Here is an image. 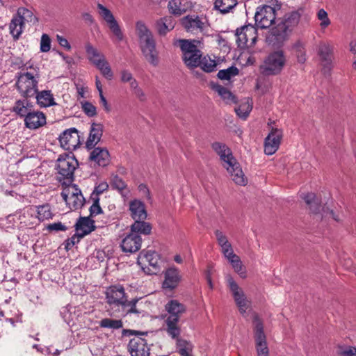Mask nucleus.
Masks as SVG:
<instances>
[{
	"mask_svg": "<svg viewBox=\"0 0 356 356\" xmlns=\"http://www.w3.org/2000/svg\"><path fill=\"white\" fill-rule=\"evenodd\" d=\"M238 74V69L236 67L232 66L226 70H220L218 73V77L221 80H229Z\"/></svg>",
	"mask_w": 356,
	"mask_h": 356,
	"instance_id": "603ef678",
	"label": "nucleus"
},
{
	"mask_svg": "<svg viewBox=\"0 0 356 356\" xmlns=\"http://www.w3.org/2000/svg\"><path fill=\"white\" fill-rule=\"evenodd\" d=\"M103 134V125L92 123L90 127L89 136L86 141V147L92 149L100 141Z\"/></svg>",
	"mask_w": 356,
	"mask_h": 356,
	"instance_id": "a878e982",
	"label": "nucleus"
},
{
	"mask_svg": "<svg viewBox=\"0 0 356 356\" xmlns=\"http://www.w3.org/2000/svg\"><path fill=\"white\" fill-rule=\"evenodd\" d=\"M93 65L101 72L102 74L107 79L111 80L113 77V73L106 58L96 60Z\"/></svg>",
	"mask_w": 356,
	"mask_h": 356,
	"instance_id": "a19ab883",
	"label": "nucleus"
},
{
	"mask_svg": "<svg viewBox=\"0 0 356 356\" xmlns=\"http://www.w3.org/2000/svg\"><path fill=\"white\" fill-rule=\"evenodd\" d=\"M273 3L271 6L264 5L257 9L254 15L256 25L261 29L270 27L275 20V8Z\"/></svg>",
	"mask_w": 356,
	"mask_h": 356,
	"instance_id": "f8f14e48",
	"label": "nucleus"
},
{
	"mask_svg": "<svg viewBox=\"0 0 356 356\" xmlns=\"http://www.w3.org/2000/svg\"><path fill=\"white\" fill-rule=\"evenodd\" d=\"M92 204L90 207V217H95L102 213V209L99 206V198L92 199Z\"/></svg>",
	"mask_w": 356,
	"mask_h": 356,
	"instance_id": "13d9d810",
	"label": "nucleus"
},
{
	"mask_svg": "<svg viewBox=\"0 0 356 356\" xmlns=\"http://www.w3.org/2000/svg\"><path fill=\"white\" fill-rule=\"evenodd\" d=\"M317 18L321 22L320 26L322 28H326L330 24V20L328 17L327 13L323 8L318 10Z\"/></svg>",
	"mask_w": 356,
	"mask_h": 356,
	"instance_id": "5fc2aeb1",
	"label": "nucleus"
},
{
	"mask_svg": "<svg viewBox=\"0 0 356 356\" xmlns=\"http://www.w3.org/2000/svg\"><path fill=\"white\" fill-rule=\"evenodd\" d=\"M215 235L216 237L217 242L220 247L221 245H225L227 243L229 242L228 238L225 234H224L221 231L216 230L215 232Z\"/></svg>",
	"mask_w": 356,
	"mask_h": 356,
	"instance_id": "69168bd1",
	"label": "nucleus"
},
{
	"mask_svg": "<svg viewBox=\"0 0 356 356\" xmlns=\"http://www.w3.org/2000/svg\"><path fill=\"white\" fill-rule=\"evenodd\" d=\"M181 24L187 32L197 33L203 32L208 26L206 19L195 15H188L181 19Z\"/></svg>",
	"mask_w": 356,
	"mask_h": 356,
	"instance_id": "2eb2a0df",
	"label": "nucleus"
},
{
	"mask_svg": "<svg viewBox=\"0 0 356 356\" xmlns=\"http://www.w3.org/2000/svg\"><path fill=\"white\" fill-rule=\"evenodd\" d=\"M330 48L328 45H323L321 47L319 50L320 56L325 61H330Z\"/></svg>",
	"mask_w": 356,
	"mask_h": 356,
	"instance_id": "0e129e2a",
	"label": "nucleus"
},
{
	"mask_svg": "<svg viewBox=\"0 0 356 356\" xmlns=\"http://www.w3.org/2000/svg\"><path fill=\"white\" fill-rule=\"evenodd\" d=\"M16 220L17 214L9 215L6 218H0V229L6 232H10L15 227Z\"/></svg>",
	"mask_w": 356,
	"mask_h": 356,
	"instance_id": "de8ad7c7",
	"label": "nucleus"
},
{
	"mask_svg": "<svg viewBox=\"0 0 356 356\" xmlns=\"http://www.w3.org/2000/svg\"><path fill=\"white\" fill-rule=\"evenodd\" d=\"M165 309L168 313L167 317H175L179 319L186 311V307L177 300L168 301L165 305Z\"/></svg>",
	"mask_w": 356,
	"mask_h": 356,
	"instance_id": "c85d7f7f",
	"label": "nucleus"
},
{
	"mask_svg": "<svg viewBox=\"0 0 356 356\" xmlns=\"http://www.w3.org/2000/svg\"><path fill=\"white\" fill-rule=\"evenodd\" d=\"M175 26V21L171 16H165L158 19L155 24L156 30L161 36H165Z\"/></svg>",
	"mask_w": 356,
	"mask_h": 356,
	"instance_id": "bb28decb",
	"label": "nucleus"
},
{
	"mask_svg": "<svg viewBox=\"0 0 356 356\" xmlns=\"http://www.w3.org/2000/svg\"><path fill=\"white\" fill-rule=\"evenodd\" d=\"M29 17H32L31 12L25 8H19L17 10V14L12 18L9 29L10 34L15 39H18L22 33L24 28L25 18Z\"/></svg>",
	"mask_w": 356,
	"mask_h": 356,
	"instance_id": "4468645a",
	"label": "nucleus"
},
{
	"mask_svg": "<svg viewBox=\"0 0 356 356\" xmlns=\"http://www.w3.org/2000/svg\"><path fill=\"white\" fill-rule=\"evenodd\" d=\"M128 351L131 356H149V348L143 338L136 335L128 343Z\"/></svg>",
	"mask_w": 356,
	"mask_h": 356,
	"instance_id": "dca6fc26",
	"label": "nucleus"
},
{
	"mask_svg": "<svg viewBox=\"0 0 356 356\" xmlns=\"http://www.w3.org/2000/svg\"><path fill=\"white\" fill-rule=\"evenodd\" d=\"M140 46L146 60L152 65L157 66L159 63V57L154 39L140 43Z\"/></svg>",
	"mask_w": 356,
	"mask_h": 356,
	"instance_id": "aec40b11",
	"label": "nucleus"
},
{
	"mask_svg": "<svg viewBox=\"0 0 356 356\" xmlns=\"http://www.w3.org/2000/svg\"><path fill=\"white\" fill-rule=\"evenodd\" d=\"M33 110V104L28 99L18 100L15 102L13 111L20 117H27Z\"/></svg>",
	"mask_w": 356,
	"mask_h": 356,
	"instance_id": "72a5a7b5",
	"label": "nucleus"
},
{
	"mask_svg": "<svg viewBox=\"0 0 356 356\" xmlns=\"http://www.w3.org/2000/svg\"><path fill=\"white\" fill-rule=\"evenodd\" d=\"M221 252L224 257L228 259L232 257V255H235L232 246L229 242L227 243L225 245H221Z\"/></svg>",
	"mask_w": 356,
	"mask_h": 356,
	"instance_id": "e2e57ef3",
	"label": "nucleus"
},
{
	"mask_svg": "<svg viewBox=\"0 0 356 356\" xmlns=\"http://www.w3.org/2000/svg\"><path fill=\"white\" fill-rule=\"evenodd\" d=\"M200 65L204 71L211 72L215 70L216 67V63L214 60H212L210 58L204 57L201 58Z\"/></svg>",
	"mask_w": 356,
	"mask_h": 356,
	"instance_id": "864d4df0",
	"label": "nucleus"
},
{
	"mask_svg": "<svg viewBox=\"0 0 356 356\" xmlns=\"http://www.w3.org/2000/svg\"><path fill=\"white\" fill-rule=\"evenodd\" d=\"M179 319L175 317H167L165 320V331L172 338H177L181 333V328L179 325Z\"/></svg>",
	"mask_w": 356,
	"mask_h": 356,
	"instance_id": "473e14b6",
	"label": "nucleus"
},
{
	"mask_svg": "<svg viewBox=\"0 0 356 356\" xmlns=\"http://www.w3.org/2000/svg\"><path fill=\"white\" fill-rule=\"evenodd\" d=\"M231 264L234 270L243 279L247 277V272L245 266L243 265L240 257L235 254L227 259Z\"/></svg>",
	"mask_w": 356,
	"mask_h": 356,
	"instance_id": "ea45409f",
	"label": "nucleus"
},
{
	"mask_svg": "<svg viewBox=\"0 0 356 356\" xmlns=\"http://www.w3.org/2000/svg\"><path fill=\"white\" fill-rule=\"evenodd\" d=\"M108 188V185L106 182H101L97 186H95L92 195L91 199L99 198V195L106 191Z\"/></svg>",
	"mask_w": 356,
	"mask_h": 356,
	"instance_id": "4d7b16f0",
	"label": "nucleus"
},
{
	"mask_svg": "<svg viewBox=\"0 0 356 356\" xmlns=\"http://www.w3.org/2000/svg\"><path fill=\"white\" fill-rule=\"evenodd\" d=\"M252 106L249 100L242 102L238 107L235 108L236 115L241 119L245 120L252 111Z\"/></svg>",
	"mask_w": 356,
	"mask_h": 356,
	"instance_id": "49530a36",
	"label": "nucleus"
},
{
	"mask_svg": "<svg viewBox=\"0 0 356 356\" xmlns=\"http://www.w3.org/2000/svg\"><path fill=\"white\" fill-rule=\"evenodd\" d=\"M286 58L282 51H277L270 54L261 66V70L266 75L279 74L283 69Z\"/></svg>",
	"mask_w": 356,
	"mask_h": 356,
	"instance_id": "0eeeda50",
	"label": "nucleus"
},
{
	"mask_svg": "<svg viewBox=\"0 0 356 356\" xmlns=\"http://www.w3.org/2000/svg\"><path fill=\"white\" fill-rule=\"evenodd\" d=\"M254 340L257 356H270V351L267 343L266 335L262 321L257 315L253 320Z\"/></svg>",
	"mask_w": 356,
	"mask_h": 356,
	"instance_id": "423d86ee",
	"label": "nucleus"
},
{
	"mask_svg": "<svg viewBox=\"0 0 356 356\" xmlns=\"http://www.w3.org/2000/svg\"><path fill=\"white\" fill-rule=\"evenodd\" d=\"M236 37L238 47H251L257 39V29L251 24L241 26L236 29Z\"/></svg>",
	"mask_w": 356,
	"mask_h": 356,
	"instance_id": "9d476101",
	"label": "nucleus"
},
{
	"mask_svg": "<svg viewBox=\"0 0 356 356\" xmlns=\"http://www.w3.org/2000/svg\"><path fill=\"white\" fill-rule=\"evenodd\" d=\"M36 95L37 102L40 107H49L56 104L50 90L37 92Z\"/></svg>",
	"mask_w": 356,
	"mask_h": 356,
	"instance_id": "c9c22d12",
	"label": "nucleus"
},
{
	"mask_svg": "<svg viewBox=\"0 0 356 356\" xmlns=\"http://www.w3.org/2000/svg\"><path fill=\"white\" fill-rule=\"evenodd\" d=\"M98 14L118 41L123 40V33L111 11L102 3H97Z\"/></svg>",
	"mask_w": 356,
	"mask_h": 356,
	"instance_id": "ddd939ff",
	"label": "nucleus"
},
{
	"mask_svg": "<svg viewBox=\"0 0 356 356\" xmlns=\"http://www.w3.org/2000/svg\"><path fill=\"white\" fill-rule=\"evenodd\" d=\"M138 191L143 197L146 198L147 200L151 199L149 191L146 185L143 184H140L138 186Z\"/></svg>",
	"mask_w": 356,
	"mask_h": 356,
	"instance_id": "774afa93",
	"label": "nucleus"
},
{
	"mask_svg": "<svg viewBox=\"0 0 356 356\" xmlns=\"http://www.w3.org/2000/svg\"><path fill=\"white\" fill-rule=\"evenodd\" d=\"M59 141L63 148L67 150H73L79 144L78 131L74 128L64 131L59 137Z\"/></svg>",
	"mask_w": 356,
	"mask_h": 356,
	"instance_id": "6ab92c4d",
	"label": "nucleus"
},
{
	"mask_svg": "<svg viewBox=\"0 0 356 356\" xmlns=\"http://www.w3.org/2000/svg\"><path fill=\"white\" fill-rule=\"evenodd\" d=\"M211 88L218 93L226 104H230L236 103L235 96L227 88L218 83H212Z\"/></svg>",
	"mask_w": 356,
	"mask_h": 356,
	"instance_id": "f704fd0d",
	"label": "nucleus"
},
{
	"mask_svg": "<svg viewBox=\"0 0 356 356\" xmlns=\"http://www.w3.org/2000/svg\"><path fill=\"white\" fill-rule=\"evenodd\" d=\"M106 302L113 312H120L127 305V295L122 285H112L105 291Z\"/></svg>",
	"mask_w": 356,
	"mask_h": 356,
	"instance_id": "20e7f679",
	"label": "nucleus"
},
{
	"mask_svg": "<svg viewBox=\"0 0 356 356\" xmlns=\"http://www.w3.org/2000/svg\"><path fill=\"white\" fill-rule=\"evenodd\" d=\"M61 195L71 210L78 209L83 205L84 198L81 190L75 184L65 187Z\"/></svg>",
	"mask_w": 356,
	"mask_h": 356,
	"instance_id": "1a4fd4ad",
	"label": "nucleus"
},
{
	"mask_svg": "<svg viewBox=\"0 0 356 356\" xmlns=\"http://www.w3.org/2000/svg\"><path fill=\"white\" fill-rule=\"evenodd\" d=\"M86 51L89 61L94 64L96 60H99L105 57V56L100 52L97 49L93 47L91 44L88 43L86 45Z\"/></svg>",
	"mask_w": 356,
	"mask_h": 356,
	"instance_id": "37998d69",
	"label": "nucleus"
},
{
	"mask_svg": "<svg viewBox=\"0 0 356 356\" xmlns=\"http://www.w3.org/2000/svg\"><path fill=\"white\" fill-rule=\"evenodd\" d=\"M51 49V39L47 34H42L40 40V49L41 52H48Z\"/></svg>",
	"mask_w": 356,
	"mask_h": 356,
	"instance_id": "6e6d98bb",
	"label": "nucleus"
},
{
	"mask_svg": "<svg viewBox=\"0 0 356 356\" xmlns=\"http://www.w3.org/2000/svg\"><path fill=\"white\" fill-rule=\"evenodd\" d=\"M93 65L101 72L102 74L107 79L111 80L113 77V73L106 58L96 60Z\"/></svg>",
	"mask_w": 356,
	"mask_h": 356,
	"instance_id": "79ce46f5",
	"label": "nucleus"
},
{
	"mask_svg": "<svg viewBox=\"0 0 356 356\" xmlns=\"http://www.w3.org/2000/svg\"><path fill=\"white\" fill-rule=\"evenodd\" d=\"M35 210L37 214L36 218L38 220V222L45 220H49L52 218L53 214L51 213L50 207L48 204L40 206L37 207Z\"/></svg>",
	"mask_w": 356,
	"mask_h": 356,
	"instance_id": "a18cd8bd",
	"label": "nucleus"
},
{
	"mask_svg": "<svg viewBox=\"0 0 356 356\" xmlns=\"http://www.w3.org/2000/svg\"><path fill=\"white\" fill-rule=\"evenodd\" d=\"M224 168L227 170L232 180L236 184L243 186L247 185L248 182V178L236 159L232 160V162L229 161L228 165H226Z\"/></svg>",
	"mask_w": 356,
	"mask_h": 356,
	"instance_id": "a211bd4d",
	"label": "nucleus"
},
{
	"mask_svg": "<svg viewBox=\"0 0 356 356\" xmlns=\"http://www.w3.org/2000/svg\"><path fill=\"white\" fill-rule=\"evenodd\" d=\"M90 159L99 166H106L110 162V154L106 148L95 147L90 154Z\"/></svg>",
	"mask_w": 356,
	"mask_h": 356,
	"instance_id": "393cba45",
	"label": "nucleus"
},
{
	"mask_svg": "<svg viewBox=\"0 0 356 356\" xmlns=\"http://www.w3.org/2000/svg\"><path fill=\"white\" fill-rule=\"evenodd\" d=\"M299 19L300 15L296 12L284 15L277 19L276 26L272 29V35L278 42L284 40L298 24Z\"/></svg>",
	"mask_w": 356,
	"mask_h": 356,
	"instance_id": "7ed1b4c3",
	"label": "nucleus"
},
{
	"mask_svg": "<svg viewBox=\"0 0 356 356\" xmlns=\"http://www.w3.org/2000/svg\"><path fill=\"white\" fill-rule=\"evenodd\" d=\"M340 356H356V348L348 347L339 352Z\"/></svg>",
	"mask_w": 356,
	"mask_h": 356,
	"instance_id": "338daca9",
	"label": "nucleus"
},
{
	"mask_svg": "<svg viewBox=\"0 0 356 356\" xmlns=\"http://www.w3.org/2000/svg\"><path fill=\"white\" fill-rule=\"evenodd\" d=\"M189 7V3L184 0H168L167 8L169 13L176 16L184 14Z\"/></svg>",
	"mask_w": 356,
	"mask_h": 356,
	"instance_id": "7c9ffc66",
	"label": "nucleus"
},
{
	"mask_svg": "<svg viewBox=\"0 0 356 356\" xmlns=\"http://www.w3.org/2000/svg\"><path fill=\"white\" fill-rule=\"evenodd\" d=\"M177 346L179 353L181 356H191L192 345L186 340L177 339Z\"/></svg>",
	"mask_w": 356,
	"mask_h": 356,
	"instance_id": "3c124183",
	"label": "nucleus"
},
{
	"mask_svg": "<svg viewBox=\"0 0 356 356\" xmlns=\"http://www.w3.org/2000/svg\"><path fill=\"white\" fill-rule=\"evenodd\" d=\"M212 148L219 155L223 167L228 165L229 161L232 162V160H236L230 149L225 144L216 142L212 144Z\"/></svg>",
	"mask_w": 356,
	"mask_h": 356,
	"instance_id": "cd10ccee",
	"label": "nucleus"
},
{
	"mask_svg": "<svg viewBox=\"0 0 356 356\" xmlns=\"http://www.w3.org/2000/svg\"><path fill=\"white\" fill-rule=\"evenodd\" d=\"M282 138V131L277 128L272 129L264 142V152L273 155L278 149Z\"/></svg>",
	"mask_w": 356,
	"mask_h": 356,
	"instance_id": "f3484780",
	"label": "nucleus"
},
{
	"mask_svg": "<svg viewBox=\"0 0 356 356\" xmlns=\"http://www.w3.org/2000/svg\"><path fill=\"white\" fill-rule=\"evenodd\" d=\"M82 109L89 117H93L97 114L96 107L90 102H85L82 103Z\"/></svg>",
	"mask_w": 356,
	"mask_h": 356,
	"instance_id": "052dcab7",
	"label": "nucleus"
},
{
	"mask_svg": "<svg viewBox=\"0 0 356 356\" xmlns=\"http://www.w3.org/2000/svg\"><path fill=\"white\" fill-rule=\"evenodd\" d=\"M83 238L77 233L74 234L71 238L67 239L65 242V248L68 250H70L75 244L78 243L80 238Z\"/></svg>",
	"mask_w": 356,
	"mask_h": 356,
	"instance_id": "680f3d73",
	"label": "nucleus"
},
{
	"mask_svg": "<svg viewBox=\"0 0 356 356\" xmlns=\"http://www.w3.org/2000/svg\"><path fill=\"white\" fill-rule=\"evenodd\" d=\"M225 281L240 314L245 316L251 308V301L231 275H227Z\"/></svg>",
	"mask_w": 356,
	"mask_h": 356,
	"instance_id": "f03ea898",
	"label": "nucleus"
},
{
	"mask_svg": "<svg viewBox=\"0 0 356 356\" xmlns=\"http://www.w3.org/2000/svg\"><path fill=\"white\" fill-rule=\"evenodd\" d=\"M145 220H135L134 223L131 226V233L136 234H143L147 235L150 234L152 227L149 223L144 221Z\"/></svg>",
	"mask_w": 356,
	"mask_h": 356,
	"instance_id": "4c0bfd02",
	"label": "nucleus"
},
{
	"mask_svg": "<svg viewBox=\"0 0 356 356\" xmlns=\"http://www.w3.org/2000/svg\"><path fill=\"white\" fill-rule=\"evenodd\" d=\"M301 197L305 200L306 204L309 207L310 211L317 214L320 211V202L316 198V196L313 193H307L306 194H302Z\"/></svg>",
	"mask_w": 356,
	"mask_h": 356,
	"instance_id": "58836bf2",
	"label": "nucleus"
},
{
	"mask_svg": "<svg viewBox=\"0 0 356 356\" xmlns=\"http://www.w3.org/2000/svg\"><path fill=\"white\" fill-rule=\"evenodd\" d=\"M129 211L134 220H145L147 218V211L145 204L138 200H134L129 202Z\"/></svg>",
	"mask_w": 356,
	"mask_h": 356,
	"instance_id": "c756f323",
	"label": "nucleus"
},
{
	"mask_svg": "<svg viewBox=\"0 0 356 356\" xmlns=\"http://www.w3.org/2000/svg\"><path fill=\"white\" fill-rule=\"evenodd\" d=\"M19 73L16 83L19 93L26 97H33L38 92V83L40 78L38 67L31 61H29L23 66Z\"/></svg>",
	"mask_w": 356,
	"mask_h": 356,
	"instance_id": "f257e3e1",
	"label": "nucleus"
},
{
	"mask_svg": "<svg viewBox=\"0 0 356 356\" xmlns=\"http://www.w3.org/2000/svg\"><path fill=\"white\" fill-rule=\"evenodd\" d=\"M136 32L140 43L154 40L152 32L143 22H138L136 23Z\"/></svg>",
	"mask_w": 356,
	"mask_h": 356,
	"instance_id": "e433bc0d",
	"label": "nucleus"
},
{
	"mask_svg": "<svg viewBox=\"0 0 356 356\" xmlns=\"http://www.w3.org/2000/svg\"><path fill=\"white\" fill-rule=\"evenodd\" d=\"M17 219L19 221L21 227L31 228L39 223L36 218L35 208L33 207L26 208L17 214Z\"/></svg>",
	"mask_w": 356,
	"mask_h": 356,
	"instance_id": "4be33fe9",
	"label": "nucleus"
},
{
	"mask_svg": "<svg viewBox=\"0 0 356 356\" xmlns=\"http://www.w3.org/2000/svg\"><path fill=\"white\" fill-rule=\"evenodd\" d=\"M47 123L45 115L40 111L33 110L24 119V124L26 128L35 130L39 129Z\"/></svg>",
	"mask_w": 356,
	"mask_h": 356,
	"instance_id": "b1692460",
	"label": "nucleus"
},
{
	"mask_svg": "<svg viewBox=\"0 0 356 356\" xmlns=\"http://www.w3.org/2000/svg\"><path fill=\"white\" fill-rule=\"evenodd\" d=\"M99 325L102 328L117 330L122 327V322L121 320L105 318L99 321Z\"/></svg>",
	"mask_w": 356,
	"mask_h": 356,
	"instance_id": "09e8293b",
	"label": "nucleus"
},
{
	"mask_svg": "<svg viewBox=\"0 0 356 356\" xmlns=\"http://www.w3.org/2000/svg\"><path fill=\"white\" fill-rule=\"evenodd\" d=\"M237 4V0H216L215 8L222 13H227Z\"/></svg>",
	"mask_w": 356,
	"mask_h": 356,
	"instance_id": "c03bdc74",
	"label": "nucleus"
},
{
	"mask_svg": "<svg viewBox=\"0 0 356 356\" xmlns=\"http://www.w3.org/2000/svg\"><path fill=\"white\" fill-rule=\"evenodd\" d=\"M95 229L94 221L90 217L81 218L76 223V233L83 237Z\"/></svg>",
	"mask_w": 356,
	"mask_h": 356,
	"instance_id": "2f4dec72",
	"label": "nucleus"
},
{
	"mask_svg": "<svg viewBox=\"0 0 356 356\" xmlns=\"http://www.w3.org/2000/svg\"><path fill=\"white\" fill-rule=\"evenodd\" d=\"M138 302V299H133L131 301L127 300V305H126L125 309H120V314L121 316H126L129 314H139L141 313L139 309L137 308V303Z\"/></svg>",
	"mask_w": 356,
	"mask_h": 356,
	"instance_id": "8fccbe9b",
	"label": "nucleus"
},
{
	"mask_svg": "<svg viewBox=\"0 0 356 356\" xmlns=\"http://www.w3.org/2000/svg\"><path fill=\"white\" fill-rule=\"evenodd\" d=\"M56 162L58 173L67 179L72 177L74 172L79 165L77 160L71 153L60 154Z\"/></svg>",
	"mask_w": 356,
	"mask_h": 356,
	"instance_id": "6e6552de",
	"label": "nucleus"
},
{
	"mask_svg": "<svg viewBox=\"0 0 356 356\" xmlns=\"http://www.w3.org/2000/svg\"><path fill=\"white\" fill-rule=\"evenodd\" d=\"M159 256L152 250H143L138 257V264L147 274H154L159 268Z\"/></svg>",
	"mask_w": 356,
	"mask_h": 356,
	"instance_id": "9b49d317",
	"label": "nucleus"
},
{
	"mask_svg": "<svg viewBox=\"0 0 356 356\" xmlns=\"http://www.w3.org/2000/svg\"><path fill=\"white\" fill-rule=\"evenodd\" d=\"M141 243L140 235L131 232L122 239L120 245L123 252L134 253L140 250Z\"/></svg>",
	"mask_w": 356,
	"mask_h": 356,
	"instance_id": "5701e85b",
	"label": "nucleus"
},
{
	"mask_svg": "<svg viewBox=\"0 0 356 356\" xmlns=\"http://www.w3.org/2000/svg\"><path fill=\"white\" fill-rule=\"evenodd\" d=\"M195 42H197V41L180 39L175 43V44H178L180 47L184 63L191 68L199 66L202 58V53Z\"/></svg>",
	"mask_w": 356,
	"mask_h": 356,
	"instance_id": "39448f33",
	"label": "nucleus"
},
{
	"mask_svg": "<svg viewBox=\"0 0 356 356\" xmlns=\"http://www.w3.org/2000/svg\"><path fill=\"white\" fill-rule=\"evenodd\" d=\"M323 213L321 214V218H332L335 221L338 222L341 220V218L339 214L335 213L333 210L330 209L328 207H323L322 209Z\"/></svg>",
	"mask_w": 356,
	"mask_h": 356,
	"instance_id": "bf43d9fd",
	"label": "nucleus"
},
{
	"mask_svg": "<svg viewBox=\"0 0 356 356\" xmlns=\"http://www.w3.org/2000/svg\"><path fill=\"white\" fill-rule=\"evenodd\" d=\"M164 280L162 287L165 290L172 291L176 289L181 280L180 271L175 267H170L163 272Z\"/></svg>",
	"mask_w": 356,
	"mask_h": 356,
	"instance_id": "412c9836",
	"label": "nucleus"
}]
</instances>
